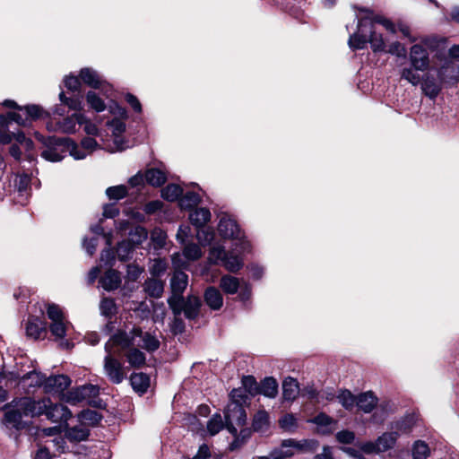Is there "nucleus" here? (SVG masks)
Returning a JSON list of instances; mask_svg holds the SVG:
<instances>
[{"mask_svg": "<svg viewBox=\"0 0 459 459\" xmlns=\"http://www.w3.org/2000/svg\"><path fill=\"white\" fill-rule=\"evenodd\" d=\"M90 435L91 431L87 428H82L80 426L69 427L68 425L65 428V437L72 443L86 441Z\"/></svg>", "mask_w": 459, "mask_h": 459, "instance_id": "nucleus-22", "label": "nucleus"}, {"mask_svg": "<svg viewBox=\"0 0 459 459\" xmlns=\"http://www.w3.org/2000/svg\"><path fill=\"white\" fill-rule=\"evenodd\" d=\"M188 285V275L180 269H176L170 278V293L184 295Z\"/></svg>", "mask_w": 459, "mask_h": 459, "instance_id": "nucleus-16", "label": "nucleus"}, {"mask_svg": "<svg viewBox=\"0 0 459 459\" xmlns=\"http://www.w3.org/2000/svg\"><path fill=\"white\" fill-rule=\"evenodd\" d=\"M83 99L82 92L74 93L72 97H67L64 91L59 93V100L62 105L66 106L69 109L74 111L83 110Z\"/></svg>", "mask_w": 459, "mask_h": 459, "instance_id": "nucleus-25", "label": "nucleus"}, {"mask_svg": "<svg viewBox=\"0 0 459 459\" xmlns=\"http://www.w3.org/2000/svg\"><path fill=\"white\" fill-rule=\"evenodd\" d=\"M146 183L154 187H160L167 181L164 171L158 168H151L145 171Z\"/></svg>", "mask_w": 459, "mask_h": 459, "instance_id": "nucleus-35", "label": "nucleus"}, {"mask_svg": "<svg viewBox=\"0 0 459 459\" xmlns=\"http://www.w3.org/2000/svg\"><path fill=\"white\" fill-rule=\"evenodd\" d=\"M25 333L30 339L43 340L48 335V322L37 316H29L25 324Z\"/></svg>", "mask_w": 459, "mask_h": 459, "instance_id": "nucleus-6", "label": "nucleus"}, {"mask_svg": "<svg viewBox=\"0 0 459 459\" xmlns=\"http://www.w3.org/2000/svg\"><path fill=\"white\" fill-rule=\"evenodd\" d=\"M68 324L69 323L65 322V320L51 322L48 326V332H50L51 336L54 337V341L57 342L59 340H63L66 336Z\"/></svg>", "mask_w": 459, "mask_h": 459, "instance_id": "nucleus-42", "label": "nucleus"}, {"mask_svg": "<svg viewBox=\"0 0 459 459\" xmlns=\"http://www.w3.org/2000/svg\"><path fill=\"white\" fill-rule=\"evenodd\" d=\"M223 429L224 421L222 420L221 414L215 413L207 423L208 432L211 436H214Z\"/></svg>", "mask_w": 459, "mask_h": 459, "instance_id": "nucleus-56", "label": "nucleus"}, {"mask_svg": "<svg viewBox=\"0 0 459 459\" xmlns=\"http://www.w3.org/2000/svg\"><path fill=\"white\" fill-rule=\"evenodd\" d=\"M230 403H240L243 406L250 404V397L241 387L233 388L229 394Z\"/></svg>", "mask_w": 459, "mask_h": 459, "instance_id": "nucleus-47", "label": "nucleus"}, {"mask_svg": "<svg viewBox=\"0 0 459 459\" xmlns=\"http://www.w3.org/2000/svg\"><path fill=\"white\" fill-rule=\"evenodd\" d=\"M126 119L113 118L108 122V125L113 127V136L122 135L126 130Z\"/></svg>", "mask_w": 459, "mask_h": 459, "instance_id": "nucleus-63", "label": "nucleus"}, {"mask_svg": "<svg viewBox=\"0 0 459 459\" xmlns=\"http://www.w3.org/2000/svg\"><path fill=\"white\" fill-rule=\"evenodd\" d=\"M106 195L110 200H121L128 195L127 187L125 185L109 186L106 190Z\"/></svg>", "mask_w": 459, "mask_h": 459, "instance_id": "nucleus-54", "label": "nucleus"}, {"mask_svg": "<svg viewBox=\"0 0 459 459\" xmlns=\"http://www.w3.org/2000/svg\"><path fill=\"white\" fill-rule=\"evenodd\" d=\"M129 364L134 368H142L146 361L145 354L140 350L134 348L126 354Z\"/></svg>", "mask_w": 459, "mask_h": 459, "instance_id": "nucleus-45", "label": "nucleus"}, {"mask_svg": "<svg viewBox=\"0 0 459 459\" xmlns=\"http://www.w3.org/2000/svg\"><path fill=\"white\" fill-rule=\"evenodd\" d=\"M71 378L65 374L50 376L45 385V393L61 394L71 385Z\"/></svg>", "mask_w": 459, "mask_h": 459, "instance_id": "nucleus-12", "label": "nucleus"}, {"mask_svg": "<svg viewBox=\"0 0 459 459\" xmlns=\"http://www.w3.org/2000/svg\"><path fill=\"white\" fill-rule=\"evenodd\" d=\"M241 388L244 389L250 397H255L256 395H259V383L256 381L254 376H243L241 378Z\"/></svg>", "mask_w": 459, "mask_h": 459, "instance_id": "nucleus-41", "label": "nucleus"}, {"mask_svg": "<svg viewBox=\"0 0 459 459\" xmlns=\"http://www.w3.org/2000/svg\"><path fill=\"white\" fill-rule=\"evenodd\" d=\"M13 379L18 380V384L21 385L22 387H27V393L30 394V388L33 387H41L45 389V385H47L48 377L39 371L37 370H31L22 377H20L19 374L12 373Z\"/></svg>", "mask_w": 459, "mask_h": 459, "instance_id": "nucleus-7", "label": "nucleus"}, {"mask_svg": "<svg viewBox=\"0 0 459 459\" xmlns=\"http://www.w3.org/2000/svg\"><path fill=\"white\" fill-rule=\"evenodd\" d=\"M201 202V197L199 194L195 191H187L186 194H182L178 200V206L181 210L185 211H192Z\"/></svg>", "mask_w": 459, "mask_h": 459, "instance_id": "nucleus-30", "label": "nucleus"}, {"mask_svg": "<svg viewBox=\"0 0 459 459\" xmlns=\"http://www.w3.org/2000/svg\"><path fill=\"white\" fill-rule=\"evenodd\" d=\"M30 176L22 173L21 175H18L15 179V187L17 188L18 192L22 193L27 191V189L30 187Z\"/></svg>", "mask_w": 459, "mask_h": 459, "instance_id": "nucleus-64", "label": "nucleus"}, {"mask_svg": "<svg viewBox=\"0 0 459 459\" xmlns=\"http://www.w3.org/2000/svg\"><path fill=\"white\" fill-rule=\"evenodd\" d=\"M279 385L273 377H265L259 383V394L268 398H275L278 394Z\"/></svg>", "mask_w": 459, "mask_h": 459, "instance_id": "nucleus-27", "label": "nucleus"}, {"mask_svg": "<svg viewBox=\"0 0 459 459\" xmlns=\"http://www.w3.org/2000/svg\"><path fill=\"white\" fill-rule=\"evenodd\" d=\"M415 424L413 416L407 415L404 418L395 422V429L403 433H409Z\"/></svg>", "mask_w": 459, "mask_h": 459, "instance_id": "nucleus-60", "label": "nucleus"}, {"mask_svg": "<svg viewBox=\"0 0 459 459\" xmlns=\"http://www.w3.org/2000/svg\"><path fill=\"white\" fill-rule=\"evenodd\" d=\"M129 239L137 247L141 245L148 237L147 230L141 225H136L128 232Z\"/></svg>", "mask_w": 459, "mask_h": 459, "instance_id": "nucleus-50", "label": "nucleus"}, {"mask_svg": "<svg viewBox=\"0 0 459 459\" xmlns=\"http://www.w3.org/2000/svg\"><path fill=\"white\" fill-rule=\"evenodd\" d=\"M101 315L111 319L117 312V304L112 298H103L100 305Z\"/></svg>", "mask_w": 459, "mask_h": 459, "instance_id": "nucleus-46", "label": "nucleus"}, {"mask_svg": "<svg viewBox=\"0 0 459 459\" xmlns=\"http://www.w3.org/2000/svg\"><path fill=\"white\" fill-rule=\"evenodd\" d=\"M399 436V432L397 431L385 432L379 436L376 441L380 449V453L392 449L395 446Z\"/></svg>", "mask_w": 459, "mask_h": 459, "instance_id": "nucleus-36", "label": "nucleus"}, {"mask_svg": "<svg viewBox=\"0 0 459 459\" xmlns=\"http://www.w3.org/2000/svg\"><path fill=\"white\" fill-rule=\"evenodd\" d=\"M84 98L89 108L96 113L103 112L107 108L105 101L94 91H89Z\"/></svg>", "mask_w": 459, "mask_h": 459, "instance_id": "nucleus-38", "label": "nucleus"}, {"mask_svg": "<svg viewBox=\"0 0 459 459\" xmlns=\"http://www.w3.org/2000/svg\"><path fill=\"white\" fill-rule=\"evenodd\" d=\"M218 256L223 261L224 267L232 273H238L244 266L243 258L238 255L226 252L223 247L217 249Z\"/></svg>", "mask_w": 459, "mask_h": 459, "instance_id": "nucleus-14", "label": "nucleus"}, {"mask_svg": "<svg viewBox=\"0 0 459 459\" xmlns=\"http://www.w3.org/2000/svg\"><path fill=\"white\" fill-rule=\"evenodd\" d=\"M165 282L157 278H148L143 284L145 293L153 299H160L164 292Z\"/></svg>", "mask_w": 459, "mask_h": 459, "instance_id": "nucleus-21", "label": "nucleus"}, {"mask_svg": "<svg viewBox=\"0 0 459 459\" xmlns=\"http://www.w3.org/2000/svg\"><path fill=\"white\" fill-rule=\"evenodd\" d=\"M151 379L149 375L143 372L135 373L134 372L130 377V384L132 388L141 394L147 392L150 387Z\"/></svg>", "mask_w": 459, "mask_h": 459, "instance_id": "nucleus-26", "label": "nucleus"}, {"mask_svg": "<svg viewBox=\"0 0 459 459\" xmlns=\"http://www.w3.org/2000/svg\"><path fill=\"white\" fill-rule=\"evenodd\" d=\"M63 82L67 91L73 93L82 92V81L79 74L75 76L73 74H70L69 75L65 76Z\"/></svg>", "mask_w": 459, "mask_h": 459, "instance_id": "nucleus-51", "label": "nucleus"}, {"mask_svg": "<svg viewBox=\"0 0 459 459\" xmlns=\"http://www.w3.org/2000/svg\"><path fill=\"white\" fill-rule=\"evenodd\" d=\"M205 304L212 310H219L223 305V297L214 286H209L204 293Z\"/></svg>", "mask_w": 459, "mask_h": 459, "instance_id": "nucleus-20", "label": "nucleus"}, {"mask_svg": "<svg viewBox=\"0 0 459 459\" xmlns=\"http://www.w3.org/2000/svg\"><path fill=\"white\" fill-rule=\"evenodd\" d=\"M252 429L247 427H241L240 431L238 432L233 440L230 443L228 450L234 452L239 450L245 446L252 437Z\"/></svg>", "mask_w": 459, "mask_h": 459, "instance_id": "nucleus-29", "label": "nucleus"}, {"mask_svg": "<svg viewBox=\"0 0 459 459\" xmlns=\"http://www.w3.org/2000/svg\"><path fill=\"white\" fill-rule=\"evenodd\" d=\"M21 112L25 124L23 127L25 128L32 126L34 122L51 118V113L39 104L22 105Z\"/></svg>", "mask_w": 459, "mask_h": 459, "instance_id": "nucleus-5", "label": "nucleus"}, {"mask_svg": "<svg viewBox=\"0 0 459 459\" xmlns=\"http://www.w3.org/2000/svg\"><path fill=\"white\" fill-rule=\"evenodd\" d=\"M44 411L43 415H46L48 420L56 423L61 420H67L72 416V412L66 406L53 403L50 399L46 400V410Z\"/></svg>", "mask_w": 459, "mask_h": 459, "instance_id": "nucleus-10", "label": "nucleus"}, {"mask_svg": "<svg viewBox=\"0 0 459 459\" xmlns=\"http://www.w3.org/2000/svg\"><path fill=\"white\" fill-rule=\"evenodd\" d=\"M294 455V451L291 449L284 450L281 446L273 449L269 455L258 456L256 459H287Z\"/></svg>", "mask_w": 459, "mask_h": 459, "instance_id": "nucleus-58", "label": "nucleus"}, {"mask_svg": "<svg viewBox=\"0 0 459 459\" xmlns=\"http://www.w3.org/2000/svg\"><path fill=\"white\" fill-rule=\"evenodd\" d=\"M411 67H404L401 72V78L408 81L412 85H418L421 77L413 70L424 72L429 69V56L428 50L420 44H414L410 51Z\"/></svg>", "mask_w": 459, "mask_h": 459, "instance_id": "nucleus-3", "label": "nucleus"}, {"mask_svg": "<svg viewBox=\"0 0 459 459\" xmlns=\"http://www.w3.org/2000/svg\"><path fill=\"white\" fill-rule=\"evenodd\" d=\"M78 418L82 424H86L88 426L95 428L100 425V421L103 419V415L100 412L94 410L83 409L78 414Z\"/></svg>", "mask_w": 459, "mask_h": 459, "instance_id": "nucleus-33", "label": "nucleus"}, {"mask_svg": "<svg viewBox=\"0 0 459 459\" xmlns=\"http://www.w3.org/2000/svg\"><path fill=\"white\" fill-rule=\"evenodd\" d=\"M375 30V24L373 18L368 16L361 17L358 20L357 33H360L364 38H368L371 35V31Z\"/></svg>", "mask_w": 459, "mask_h": 459, "instance_id": "nucleus-49", "label": "nucleus"}, {"mask_svg": "<svg viewBox=\"0 0 459 459\" xmlns=\"http://www.w3.org/2000/svg\"><path fill=\"white\" fill-rule=\"evenodd\" d=\"M220 286L225 293L235 294L238 292L239 281L234 276L224 275L221 279Z\"/></svg>", "mask_w": 459, "mask_h": 459, "instance_id": "nucleus-44", "label": "nucleus"}, {"mask_svg": "<svg viewBox=\"0 0 459 459\" xmlns=\"http://www.w3.org/2000/svg\"><path fill=\"white\" fill-rule=\"evenodd\" d=\"M79 75L82 83L94 90H101L109 87V84L103 80L100 74L91 67H83L80 70Z\"/></svg>", "mask_w": 459, "mask_h": 459, "instance_id": "nucleus-11", "label": "nucleus"}, {"mask_svg": "<svg viewBox=\"0 0 459 459\" xmlns=\"http://www.w3.org/2000/svg\"><path fill=\"white\" fill-rule=\"evenodd\" d=\"M218 232L221 238L224 239H239L243 237V230H241L236 220L223 216L220 219L218 224Z\"/></svg>", "mask_w": 459, "mask_h": 459, "instance_id": "nucleus-8", "label": "nucleus"}, {"mask_svg": "<svg viewBox=\"0 0 459 459\" xmlns=\"http://www.w3.org/2000/svg\"><path fill=\"white\" fill-rule=\"evenodd\" d=\"M48 131L60 130L64 134H72L76 132V125L73 116H67L62 121L56 123L55 127L52 126L51 123L47 124Z\"/></svg>", "mask_w": 459, "mask_h": 459, "instance_id": "nucleus-34", "label": "nucleus"}, {"mask_svg": "<svg viewBox=\"0 0 459 459\" xmlns=\"http://www.w3.org/2000/svg\"><path fill=\"white\" fill-rule=\"evenodd\" d=\"M438 79L445 83L455 85L459 82V67L446 61L437 71Z\"/></svg>", "mask_w": 459, "mask_h": 459, "instance_id": "nucleus-15", "label": "nucleus"}, {"mask_svg": "<svg viewBox=\"0 0 459 459\" xmlns=\"http://www.w3.org/2000/svg\"><path fill=\"white\" fill-rule=\"evenodd\" d=\"M104 369L109 381L116 385L122 383L126 377L122 363L111 355L105 357Z\"/></svg>", "mask_w": 459, "mask_h": 459, "instance_id": "nucleus-9", "label": "nucleus"}, {"mask_svg": "<svg viewBox=\"0 0 459 459\" xmlns=\"http://www.w3.org/2000/svg\"><path fill=\"white\" fill-rule=\"evenodd\" d=\"M65 401L71 404H76L85 399L94 398L100 395V386L92 384H85L77 386L63 394Z\"/></svg>", "mask_w": 459, "mask_h": 459, "instance_id": "nucleus-4", "label": "nucleus"}, {"mask_svg": "<svg viewBox=\"0 0 459 459\" xmlns=\"http://www.w3.org/2000/svg\"><path fill=\"white\" fill-rule=\"evenodd\" d=\"M183 194V188L177 184L170 183L161 190V197L168 202H175L179 200Z\"/></svg>", "mask_w": 459, "mask_h": 459, "instance_id": "nucleus-40", "label": "nucleus"}, {"mask_svg": "<svg viewBox=\"0 0 459 459\" xmlns=\"http://www.w3.org/2000/svg\"><path fill=\"white\" fill-rule=\"evenodd\" d=\"M358 396L354 395L349 389H341L337 399L342 406L347 411H351L356 405Z\"/></svg>", "mask_w": 459, "mask_h": 459, "instance_id": "nucleus-43", "label": "nucleus"}, {"mask_svg": "<svg viewBox=\"0 0 459 459\" xmlns=\"http://www.w3.org/2000/svg\"><path fill=\"white\" fill-rule=\"evenodd\" d=\"M108 111L110 114L116 116L115 118L127 119L128 112L126 108L121 106L117 101L112 100L108 107Z\"/></svg>", "mask_w": 459, "mask_h": 459, "instance_id": "nucleus-62", "label": "nucleus"}, {"mask_svg": "<svg viewBox=\"0 0 459 459\" xmlns=\"http://www.w3.org/2000/svg\"><path fill=\"white\" fill-rule=\"evenodd\" d=\"M210 219L211 212L208 208L201 207L190 211L189 221L196 228L198 235L200 234V230L204 227Z\"/></svg>", "mask_w": 459, "mask_h": 459, "instance_id": "nucleus-18", "label": "nucleus"}, {"mask_svg": "<svg viewBox=\"0 0 459 459\" xmlns=\"http://www.w3.org/2000/svg\"><path fill=\"white\" fill-rule=\"evenodd\" d=\"M2 410L4 411L3 421L20 431L27 426V423L22 420V417L34 418L43 415L44 410H46V400L37 402L29 396L14 398L5 403Z\"/></svg>", "mask_w": 459, "mask_h": 459, "instance_id": "nucleus-1", "label": "nucleus"}, {"mask_svg": "<svg viewBox=\"0 0 459 459\" xmlns=\"http://www.w3.org/2000/svg\"><path fill=\"white\" fill-rule=\"evenodd\" d=\"M377 404V398L371 391L361 393L358 395L356 405L359 410L365 413L371 412L376 408Z\"/></svg>", "mask_w": 459, "mask_h": 459, "instance_id": "nucleus-24", "label": "nucleus"}, {"mask_svg": "<svg viewBox=\"0 0 459 459\" xmlns=\"http://www.w3.org/2000/svg\"><path fill=\"white\" fill-rule=\"evenodd\" d=\"M318 441L316 439H305L304 444L293 438L284 439L281 443L282 448H297L298 450L315 451L318 446Z\"/></svg>", "mask_w": 459, "mask_h": 459, "instance_id": "nucleus-31", "label": "nucleus"}, {"mask_svg": "<svg viewBox=\"0 0 459 459\" xmlns=\"http://www.w3.org/2000/svg\"><path fill=\"white\" fill-rule=\"evenodd\" d=\"M270 416L269 413L262 409L258 410L253 416L251 429L253 432L264 433L270 428Z\"/></svg>", "mask_w": 459, "mask_h": 459, "instance_id": "nucleus-19", "label": "nucleus"}, {"mask_svg": "<svg viewBox=\"0 0 459 459\" xmlns=\"http://www.w3.org/2000/svg\"><path fill=\"white\" fill-rule=\"evenodd\" d=\"M245 407L240 403H229L224 410V419L236 421L239 427L246 426L247 416Z\"/></svg>", "mask_w": 459, "mask_h": 459, "instance_id": "nucleus-13", "label": "nucleus"}, {"mask_svg": "<svg viewBox=\"0 0 459 459\" xmlns=\"http://www.w3.org/2000/svg\"><path fill=\"white\" fill-rule=\"evenodd\" d=\"M422 90L426 96L431 100H435L440 93L441 87L437 83L434 76L427 74L423 78Z\"/></svg>", "mask_w": 459, "mask_h": 459, "instance_id": "nucleus-37", "label": "nucleus"}, {"mask_svg": "<svg viewBox=\"0 0 459 459\" xmlns=\"http://www.w3.org/2000/svg\"><path fill=\"white\" fill-rule=\"evenodd\" d=\"M114 345L120 346L122 349H128L132 345V339L129 338L125 331H117L111 336Z\"/></svg>", "mask_w": 459, "mask_h": 459, "instance_id": "nucleus-57", "label": "nucleus"}, {"mask_svg": "<svg viewBox=\"0 0 459 459\" xmlns=\"http://www.w3.org/2000/svg\"><path fill=\"white\" fill-rule=\"evenodd\" d=\"M47 315H48V317L52 322L65 320V315H64L62 309L60 308V307L58 305H56L55 303L48 305Z\"/></svg>", "mask_w": 459, "mask_h": 459, "instance_id": "nucleus-61", "label": "nucleus"}, {"mask_svg": "<svg viewBox=\"0 0 459 459\" xmlns=\"http://www.w3.org/2000/svg\"><path fill=\"white\" fill-rule=\"evenodd\" d=\"M143 349H145L149 352L156 351L160 346V341L155 336L152 335L150 333H144V335L143 336Z\"/></svg>", "mask_w": 459, "mask_h": 459, "instance_id": "nucleus-59", "label": "nucleus"}, {"mask_svg": "<svg viewBox=\"0 0 459 459\" xmlns=\"http://www.w3.org/2000/svg\"><path fill=\"white\" fill-rule=\"evenodd\" d=\"M100 283L106 291L117 290L121 285L119 272L113 268L108 269L100 277Z\"/></svg>", "mask_w": 459, "mask_h": 459, "instance_id": "nucleus-17", "label": "nucleus"}, {"mask_svg": "<svg viewBox=\"0 0 459 459\" xmlns=\"http://www.w3.org/2000/svg\"><path fill=\"white\" fill-rule=\"evenodd\" d=\"M429 455L430 449L425 441L417 440L414 442L412 447L413 459H426Z\"/></svg>", "mask_w": 459, "mask_h": 459, "instance_id": "nucleus-53", "label": "nucleus"}, {"mask_svg": "<svg viewBox=\"0 0 459 459\" xmlns=\"http://www.w3.org/2000/svg\"><path fill=\"white\" fill-rule=\"evenodd\" d=\"M299 390V382L297 379L290 377L285 378L282 382V398L284 401L293 402Z\"/></svg>", "mask_w": 459, "mask_h": 459, "instance_id": "nucleus-28", "label": "nucleus"}, {"mask_svg": "<svg viewBox=\"0 0 459 459\" xmlns=\"http://www.w3.org/2000/svg\"><path fill=\"white\" fill-rule=\"evenodd\" d=\"M34 135L37 141L47 148L41 152V157L48 161L59 162L63 160L65 155L62 153L66 152H69V154L74 160L86 158L85 152L79 150L77 143L70 137L45 136L39 132H35Z\"/></svg>", "mask_w": 459, "mask_h": 459, "instance_id": "nucleus-2", "label": "nucleus"}, {"mask_svg": "<svg viewBox=\"0 0 459 459\" xmlns=\"http://www.w3.org/2000/svg\"><path fill=\"white\" fill-rule=\"evenodd\" d=\"M135 247L136 246L133 243V240H130L129 238L117 242L116 253L118 260L121 262L129 261Z\"/></svg>", "mask_w": 459, "mask_h": 459, "instance_id": "nucleus-32", "label": "nucleus"}, {"mask_svg": "<svg viewBox=\"0 0 459 459\" xmlns=\"http://www.w3.org/2000/svg\"><path fill=\"white\" fill-rule=\"evenodd\" d=\"M348 44L352 50H361L367 48L368 38H364L362 34L355 31L350 35Z\"/></svg>", "mask_w": 459, "mask_h": 459, "instance_id": "nucleus-55", "label": "nucleus"}, {"mask_svg": "<svg viewBox=\"0 0 459 459\" xmlns=\"http://www.w3.org/2000/svg\"><path fill=\"white\" fill-rule=\"evenodd\" d=\"M279 427L284 431L295 432L298 429V420L293 413H286L279 419Z\"/></svg>", "mask_w": 459, "mask_h": 459, "instance_id": "nucleus-48", "label": "nucleus"}, {"mask_svg": "<svg viewBox=\"0 0 459 459\" xmlns=\"http://www.w3.org/2000/svg\"><path fill=\"white\" fill-rule=\"evenodd\" d=\"M202 300L198 296L188 295L186 298L185 317L188 320H195L200 314Z\"/></svg>", "mask_w": 459, "mask_h": 459, "instance_id": "nucleus-23", "label": "nucleus"}, {"mask_svg": "<svg viewBox=\"0 0 459 459\" xmlns=\"http://www.w3.org/2000/svg\"><path fill=\"white\" fill-rule=\"evenodd\" d=\"M167 303L174 316H180L185 312L186 298L184 295L170 294L167 299Z\"/></svg>", "mask_w": 459, "mask_h": 459, "instance_id": "nucleus-39", "label": "nucleus"}, {"mask_svg": "<svg viewBox=\"0 0 459 459\" xmlns=\"http://www.w3.org/2000/svg\"><path fill=\"white\" fill-rule=\"evenodd\" d=\"M368 43H370L371 49L374 53L385 51V43L381 33L376 30L371 31V35L368 38Z\"/></svg>", "mask_w": 459, "mask_h": 459, "instance_id": "nucleus-52", "label": "nucleus"}]
</instances>
